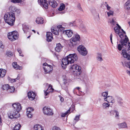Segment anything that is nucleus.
Instances as JSON below:
<instances>
[{
	"instance_id": "nucleus-1",
	"label": "nucleus",
	"mask_w": 130,
	"mask_h": 130,
	"mask_svg": "<svg viewBox=\"0 0 130 130\" xmlns=\"http://www.w3.org/2000/svg\"><path fill=\"white\" fill-rule=\"evenodd\" d=\"M77 59L76 54H70L69 55L63 58L62 60V67L63 68L65 69L67 65L69 63H73Z\"/></svg>"
},
{
	"instance_id": "nucleus-2",
	"label": "nucleus",
	"mask_w": 130,
	"mask_h": 130,
	"mask_svg": "<svg viewBox=\"0 0 130 130\" xmlns=\"http://www.w3.org/2000/svg\"><path fill=\"white\" fill-rule=\"evenodd\" d=\"M38 2L42 7L46 9L48 8V3L53 8H55L58 5L56 2L53 0H49L48 2L46 0H38Z\"/></svg>"
},
{
	"instance_id": "nucleus-3",
	"label": "nucleus",
	"mask_w": 130,
	"mask_h": 130,
	"mask_svg": "<svg viewBox=\"0 0 130 130\" xmlns=\"http://www.w3.org/2000/svg\"><path fill=\"white\" fill-rule=\"evenodd\" d=\"M80 40V36L76 34L71 38L69 44L71 47H73L74 45L78 44Z\"/></svg>"
},
{
	"instance_id": "nucleus-4",
	"label": "nucleus",
	"mask_w": 130,
	"mask_h": 130,
	"mask_svg": "<svg viewBox=\"0 0 130 130\" xmlns=\"http://www.w3.org/2000/svg\"><path fill=\"white\" fill-rule=\"evenodd\" d=\"M128 41V39L126 35L125 36V38L123 40H121L120 41V44H118L117 48L119 50L121 51L122 48H126L127 43Z\"/></svg>"
},
{
	"instance_id": "nucleus-5",
	"label": "nucleus",
	"mask_w": 130,
	"mask_h": 130,
	"mask_svg": "<svg viewBox=\"0 0 130 130\" xmlns=\"http://www.w3.org/2000/svg\"><path fill=\"white\" fill-rule=\"evenodd\" d=\"M9 10L11 11L9 13L7 12L6 13L4 16H15V13L13 12H15L18 14L19 13L20 10L19 9H17L16 8L13 6H11L9 8Z\"/></svg>"
},
{
	"instance_id": "nucleus-6",
	"label": "nucleus",
	"mask_w": 130,
	"mask_h": 130,
	"mask_svg": "<svg viewBox=\"0 0 130 130\" xmlns=\"http://www.w3.org/2000/svg\"><path fill=\"white\" fill-rule=\"evenodd\" d=\"M18 35L17 31H13L9 32L8 34V39L12 41H14L18 37Z\"/></svg>"
},
{
	"instance_id": "nucleus-7",
	"label": "nucleus",
	"mask_w": 130,
	"mask_h": 130,
	"mask_svg": "<svg viewBox=\"0 0 130 130\" xmlns=\"http://www.w3.org/2000/svg\"><path fill=\"white\" fill-rule=\"evenodd\" d=\"M6 22L11 26L13 25L14 23L15 17H4Z\"/></svg>"
},
{
	"instance_id": "nucleus-8",
	"label": "nucleus",
	"mask_w": 130,
	"mask_h": 130,
	"mask_svg": "<svg viewBox=\"0 0 130 130\" xmlns=\"http://www.w3.org/2000/svg\"><path fill=\"white\" fill-rule=\"evenodd\" d=\"M79 53L81 55L85 56L87 54L88 52L86 48L83 45L79 46L77 48Z\"/></svg>"
},
{
	"instance_id": "nucleus-9",
	"label": "nucleus",
	"mask_w": 130,
	"mask_h": 130,
	"mask_svg": "<svg viewBox=\"0 0 130 130\" xmlns=\"http://www.w3.org/2000/svg\"><path fill=\"white\" fill-rule=\"evenodd\" d=\"M43 68L45 74L50 73L52 70V66L48 65L46 63H44L43 64Z\"/></svg>"
},
{
	"instance_id": "nucleus-10",
	"label": "nucleus",
	"mask_w": 130,
	"mask_h": 130,
	"mask_svg": "<svg viewBox=\"0 0 130 130\" xmlns=\"http://www.w3.org/2000/svg\"><path fill=\"white\" fill-rule=\"evenodd\" d=\"M58 30H55L54 28H52L51 29V31L55 35H58L59 32H62L64 30L65 28L63 27L62 25H58L57 27Z\"/></svg>"
},
{
	"instance_id": "nucleus-11",
	"label": "nucleus",
	"mask_w": 130,
	"mask_h": 130,
	"mask_svg": "<svg viewBox=\"0 0 130 130\" xmlns=\"http://www.w3.org/2000/svg\"><path fill=\"white\" fill-rule=\"evenodd\" d=\"M19 112V111L14 110L13 111L11 112L9 115V117L11 119L17 118L19 117L20 115Z\"/></svg>"
},
{
	"instance_id": "nucleus-12",
	"label": "nucleus",
	"mask_w": 130,
	"mask_h": 130,
	"mask_svg": "<svg viewBox=\"0 0 130 130\" xmlns=\"http://www.w3.org/2000/svg\"><path fill=\"white\" fill-rule=\"evenodd\" d=\"M43 110L44 114L48 116H52L54 114L53 110L47 107H44L43 108Z\"/></svg>"
},
{
	"instance_id": "nucleus-13",
	"label": "nucleus",
	"mask_w": 130,
	"mask_h": 130,
	"mask_svg": "<svg viewBox=\"0 0 130 130\" xmlns=\"http://www.w3.org/2000/svg\"><path fill=\"white\" fill-rule=\"evenodd\" d=\"M104 100L106 101L108 103H113L115 102V100L112 96H107L106 98H104Z\"/></svg>"
},
{
	"instance_id": "nucleus-14",
	"label": "nucleus",
	"mask_w": 130,
	"mask_h": 130,
	"mask_svg": "<svg viewBox=\"0 0 130 130\" xmlns=\"http://www.w3.org/2000/svg\"><path fill=\"white\" fill-rule=\"evenodd\" d=\"M34 109L31 107H28L27 109V115L28 118H31L32 117V113Z\"/></svg>"
},
{
	"instance_id": "nucleus-15",
	"label": "nucleus",
	"mask_w": 130,
	"mask_h": 130,
	"mask_svg": "<svg viewBox=\"0 0 130 130\" xmlns=\"http://www.w3.org/2000/svg\"><path fill=\"white\" fill-rule=\"evenodd\" d=\"M12 106L14 108V110L17 111H19L22 108L21 104L19 103H14L12 105Z\"/></svg>"
},
{
	"instance_id": "nucleus-16",
	"label": "nucleus",
	"mask_w": 130,
	"mask_h": 130,
	"mask_svg": "<svg viewBox=\"0 0 130 130\" xmlns=\"http://www.w3.org/2000/svg\"><path fill=\"white\" fill-rule=\"evenodd\" d=\"M70 68L71 69H72L74 72L76 71L79 72H80L81 69V67L77 64H75L72 66L70 67Z\"/></svg>"
},
{
	"instance_id": "nucleus-17",
	"label": "nucleus",
	"mask_w": 130,
	"mask_h": 130,
	"mask_svg": "<svg viewBox=\"0 0 130 130\" xmlns=\"http://www.w3.org/2000/svg\"><path fill=\"white\" fill-rule=\"evenodd\" d=\"M121 54H122L124 58H127L129 60H130V56L126 52V50L124 49H123Z\"/></svg>"
},
{
	"instance_id": "nucleus-18",
	"label": "nucleus",
	"mask_w": 130,
	"mask_h": 130,
	"mask_svg": "<svg viewBox=\"0 0 130 130\" xmlns=\"http://www.w3.org/2000/svg\"><path fill=\"white\" fill-rule=\"evenodd\" d=\"M53 39L52 34L51 32H46V39L47 41L51 42Z\"/></svg>"
},
{
	"instance_id": "nucleus-19",
	"label": "nucleus",
	"mask_w": 130,
	"mask_h": 130,
	"mask_svg": "<svg viewBox=\"0 0 130 130\" xmlns=\"http://www.w3.org/2000/svg\"><path fill=\"white\" fill-rule=\"evenodd\" d=\"M63 33L67 35L68 37H71L73 34L72 30H67L62 31Z\"/></svg>"
},
{
	"instance_id": "nucleus-20",
	"label": "nucleus",
	"mask_w": 130,
	"mask_h": 130,
	"mask_svg": "<svg viewBox=\"0 0 130 130\" xmlns=\"http://www.w3.org/2000/svg\"><path fill=\"white\" fill-rule=\"evenodd\" d=\"M28 97L30 100H32L35 99L36 94H35L32 92V93L30 92H29L28 93Z\"/></svg>"
},
{
	"instance_id": "nucleus-21",
	"label": "nucleus",
	"mask_w": 130,
	"mask_h": 130,
	"mask_svg": "<svg viewBox=\"0 0 130 130\" xmlns=\"http://www.w3.org/2000/svg\"><path fill=\"white\" fill-rule=\"evenodd\" d=\"M119 128H127V125L125 122H123L118 124Z\"/></svg>"
},
{
	"instance_id": "nucleus-22",
	"label": "nucleus",
	"mask_w": 130,
	"mask_h": 130,
	"mask_svg": "<svg viewBox=\"0 0 130 130\" xmlns=\"http://www.w3.org/2000/svg\"><path fill=\"white\" fill-rule=\"evenodd\" d=\"M6 70L3 69H0V78L4 77L6 73Z\"/></svg>"
},
{
	"instance_id": "nucleus-23",
	"label": "nucleus",
	"mask_w": 130,
	"mask_h": 130,
	"mask_svg": "<svg viewBox=\"0 0 130 130\" xmlns=\"http://www.w3.org/2000/svg\"><path fill=\"white\" fill-rule=\"evenodd\" d=\"M12 65L14 68L16 69H19L20 70L22 69V67L18 65L17 62H13L12 64Z\"/></svg>"
},
{
	"instance_id": "nucleus-24",
	"label": "nucleus",
	"mask_w": 130,
	"mask_h": 130,
	"mask_svg": "<svg viewBox=\"0 0 130 130\" xmlns=\"http://www.w3.org/2000/svg\"><path fill=\"white\" fill-rule=\"evenodd\" d=\"M36 22L38 24H42L43 23V19L41 17H38L36 19Z\"/></svg>"
},
{
	"instance_id": "nucleus-25",
	"label": "nucleus",
	"mask_w": 130,
	"mask_h": 130,
	"mask_svg": "<svg viewBox=\"0 0 130 130\" xmlns=\"http://www.w3.org/2000/svg\"><path fill=\"white\" fill-rule=\"evenodd\" d=\"M67 80L64 79L63 81V84H62V88L66 90H67Z\"/></svg>"
},
{
	"instance_id": "nucleus-26",
	"label": "nucleus",
	"mask_w": 130,
	"mask_h": 130,
	"mask_svg": "<svg viewBox=\"0 0 130 130\" xmlns=\"http://www.w3.org/2000/svg\"><path fill=\"white\" fill-rule=\"evenodd\" d=\"M22 29L25 33H26L29 29L28 27L25 24L22 25Z\"/></svg>"
},
{
	"instance_id": "nucleus-27",
	"label": "nucleus",
	"mask_w": 130,
	"mask_h": 130,
	"mask_svg": "<svg viewBox=\"0 0 130 130\" xmlns=\"http://www.w3.org/2000/svg\"><path fill=\"white\" fill-rule=\"evenodd\" d=\"M35 130H43L42 126L39 124H36L34 126Z\"/></svg>"
},
{
	"instance_id": "nucleus-28",
	"label": "nucleus",
	"mask_w": 130,
	"mask_h": 130,
	"mask_svg": "<svg viewBox=\"0 0 130 130\" xmlns=\"http://www.w3.org/2000/svg\"><path fill=\"white\" fill-rule=\"evenodd\" d=\"M62 48L61 44L60 43L57 44L55 48V50L57 52H59Z\"/></svg>"
},
{
	"instance_id": "nucleus-29",
	"label": "nucleus",
	"mask_w": 130,
	"mask_h": 130,
	"mask_svg": "<svg viewBox=\"0 0 130 130\" xmlns=\"http://www.w3.org/2000/svg\"><path fill=\"white\" fill-rule=\"evenodd\" d=\"M125 8L128 10L130 9V1H127L124 4Z\"/></svg>"
},
{
	"instance_id": "nucleus-30",
	"label": "nucleus",
	"mask_w": 130,
	"mask_h": 130,
	"mask_svg": "<svg viewBox=\"0 0 130 130\" xmlns=\"http://www.w3.org/2000/svg\"><path fill=\"white\" fill-rule=\"evenodd\" d=\"M117 21L115 18L114 17L111 20H110V23L111 24L115 26L116 24L117 23Z\"/></svg>"
},
{
	"instance_id": "nucleus-31",
	"label": "nucleus",
	"mask_w": 130,
	"mask_h": 130,
	"mask_svg": "<svg viewBox=\"0 0 130 130\" xmlns=\"http://www.w3.org/2000/svg\"><path fill=\"white\" fill-rule=\"evenodd\" d=\"M102 54L100 53L97 54V56L96 57L97 60L101 62L103 60V59L102 57Z\"/></svg>"
},
{
	"instance_id": "nucleus-32",
	"label": "nucleus",
	"mask_w": 130,
	"mask_h": 130,
	"mask_svg": "<svg viewBox=\"0 0 130 130\" xmlns=\"http://www.w3.org/2000/svg\"><path fill=\"white\" fill-rule=\"evenodd\" d=\"M111 112H115V117L117 119H119V112L116 110H114V111H111Z\"/></svg>"
},
{
	"instance_id": "nucleus-33",
	"label": "nucleus",
	"mask_w": 130,
	"mask_h": 130,
	"mask_svg": "<svg viewBox=\"0 0 130 130\" xmlns=\"http://www.w3.org/2000/svg\"><path fill=\"white\" fill-rule=\"evenodd\" d=\"M65 7V5L63 3H61L60 7L58 8V10L60 11H61L64 9Z\"/></svg>"
},
{
	"instance_id": "nucleus-34",
	"label": "nucleus",
	"mask_w": 130,
	"mask_h": 130,
	"mask_svg": "<svg viewBox=\"0 0 130 130\" xmlns=\"http://www.w3.org/2000/svg\"><path fill=\"white\" fill-rule=\"evenodd\" d=\"M15 90V88L13 87L9 86L8 90V92L9 93H12Z\"/></svg>"
},
{
	"instance_id": "nucleus-35",
	"label": "nucleus",
	"mask_w": 130,
	"mask_h": 130,
	"mask_svg": "<svg viewBox=\"0 0 130 130\" xmlns=\"http://www.w3.org/2000/svg\"><path fill=\"white\" fill-rule=\"evenodd\" d=\"M122 99L120 98H118L117 101L118 103L120 105H122L123 104V102L122 101Z\"/></svg>"
},
{
	"instance_id": "nucleus-36",
	"label": "nucleus",
	"mask_w": 130,
	"mask_h": 130,
	"mask_svg": "<svg viewBox=\"0 0 130 130\" xmlns=\"http://www.w3.org/2000/svg\"><path fill=\"white\" fill-rule=\"evenodd\" d=\"M21 127V126L19 124L16 125L14 127L13 130H19Z\"/></svg>"
},
{
	"instance_id": "nucleus-37",
	"label": "nucleus",
	"mask_w": 130,
	"mask_h": 130,
	"mask_svg": "<svg viewBox=\"0 0 130 130\" xmlns=\"http://www.w3.org/2000/svg\"><path fill=\"white\" fill-rule=\"evenodd\" d=\"M9 86L8 84L4 85L3 86L2 89L3 90H7L8 91Z\"/></svg>"
},
{
	"instance_id": "nucleus-38",
	"label": "nucleus",
	"mask_w": 130,
	"mask_h": 130,
	"mask_svg": "<svg viewBox=\"0 0 130 130\" xmlns=\"http://www.w3.org/2000/svg\"><path fill=\"white\" fill-rule=\"evenodd\" d=\"M110 105V104L109 103H104L102 104L103 108L104 109H106L107 107H109Z\"/></svg>"
},
{
	"instance_id": "nucleus-39",
	"label": "nucleus",
	"mask_w": 130,
	"mask_h": 130,
	"mask_svg": "<svg viewBox=\"0 0 130 130\" xmlns=\"http://www.w3.org/2000/svg\"><path fill=\"white\" fill-rule=\"evenodd\" d=\"M114 29L116 33L117 34L119 33L120 32V30L121 29H119L116 26L115 27Z\"/></svg>"
},
{
	"instance_id": "nucleus-40",
	"label": "nucleus",
	"mask_w": 130,
	"mask_h": 130,
	"mask_svg": "<svg viewBox=\"0 0 130 130\" xmlns=\"http://www.w3.org/2000/svg\"><path fill=\"white\" fill-rule=\"evenodd\" d=\"M21 1L22 0H11V2L14 3H20Z\"/></svg>"
},
{
	"instance_id": "nucleus-41",
	"label": "nucleus",
	"mask_w": 130,
	"mask_h": 130,
	"mask_svg": "<svg viewBox=\"0 0 130 130\" xmlns=\"http://www.w3.org/2000/svg\"><path fill=\"white\" fill-rule=\"evenodd\" d=\"M70 112V110H69L65 113H62L61 115V116L62 117H65L66 116L67 114Z\"/></svg>"
},
{
	"instance_id": "nucleus-42",
	"label": "nucleus",
	"mask_w": 130,
	"mask_h": 130,
	"mask_svg": "<svg viewBox=\"0 0 130 130\" xmlns=\"http://www.w3.org/2000/svg\"><path fill=\"white\" fill-rule=\"evenodd\" d=\"M108 93L107 92H104L102 93V95L104 97V98H106L108 96Z\"/></svg>"
},
{
	"instance_id": "nucleus-43",
	"label": "nucleus",
	"mask_w": 130,
	"mask_h": 130,
	"mask_svg": "<svg viewBox=\"0 0 130 130\" xmlns=\"http://www.w3.org/2000/svg\"><path fill=\"white\" fill-rule=\"evenodd\" d=\"M107 14L108 16H109L110 15H113V11L110 10L109 12H107Z\"/></svg>"
},
{
	"instance_id": "nucleus-44",
	"label": "nucleus",
	"mask_w": 130,
	"mask_h": 130,
	"mask_svg": "<svg viewBox=\"0 0 130 130\" xmlns=\"http://www.w3.org/2000/svg\"><path fill=\"white\" fill-rule=\"evenodd\" d=\"M80 117V115L79 116H76L75 118L74 119V120L75 121V123L76 122L78 121L79 120V117Z\"/></svg>"
},
{
	"instance_id": "nucleus-45",
	"label": "nucleus",
	"mask_w": 130,
	"mask_h": 130,
	"mask_svg": "<svg viewBox=\"0 0 130 130\" xmlns=\"http://www.w3.org/2000/svg\"><path fill=\"white\" fill-rule=\"evenodd\" d=\"M19 75H18V77L16 78L15 79H11V80L12 82L13 83L15 82H16L17 80H19L20 78L19 77Z\"/></svg>"
},
{
	"instance_id": "nucleus-46",
	"label": "nucleus",
	"mask_w": 130,
	"mask_h": 130,
	"mask_svg": "<svg viewBox=\"0 0 130 130\" xmlns=\"http://www.w3.org/2000/svg\"><path fill=\"white\" fill-rule=\"evenodd\" d=\"M125 66L130 69V62L129 61L125 63Z\"/></svg>"
},
{
	"instance_id": "nucleus-47",
	"label": "nucleus",
	"mask_w": 130,
	"mask_h": 130,
	"mask_svg": "<svg viewBox=\"0 0 130 130\" xmlns=\"http://www.w3.org/2000/svg\"><path fill=\"white\" fill-rule=\"evenodd\" d=\"M52 130H61V129L59 127L56 126H54L53 127Z\"/></svg>"
},
{
	"instance_id": "nucleus-48",
	"label": "nucleus",
	"mask_w": 130,
	"mask_h": 130,
	"mask_svg": "<svg viewBox=\"0 0 130 130\" xmlns=\"http://www.w3.org/2000/svg\"><path fill=\"white\" fill-rule=\"evenodd\" d=\"M118 34L119 35V37L122 39L123 37V35L122 34V32H120Z\"/></svg>"
},
{
	"instance_id": "nucleus-49",
	"label": "nucleus",
	"mask_w": 130,
	"mask_h": 130,
	"mask_svg": "<svg viewBox=\"0 0 130 130\" xmlns=\"http://www.w3.org/2000/svg\"><path fill=\"white\" fill-rule=\"evenodd\" d=\"M7 55H8L9 56H12V54L11 52L10 51H8L7 53Z\"/></svg>"
},
{
	"instance_id": "nucleus-50",
	"label": "nucleus",
	"mask_w": 130,
	"mask_h": 130,
	"mask_svg": "<svg viewBox=\"0 0 130 130\" xmlns=\"http://www.w3.org/2000/svg\"><path fill=\"white\" fill-rule=\"evenodd\" d=\"M80 3H79L77 5V7L79 10H82V8L80 6Z\"/></svg>"
},
{
	"instance_id": "nucleus-51",
	"label": "nucleus",
	"mask_w": 130,
	"mask_h": 130,
	"mask_svg": "<svg viewBox=\"0 0 130 130\" xmlns=\"http://www.w3.org/2000/svg\"><path fill=\"white\" fill-rule=\"evenodd\" d=\"M112 34H110V39L111 43L113 44V43L112 42Z\"/></svg>"
},
{
	"instance_id": "nucleus-52",
	"label": "nucleus",
	"mask_w": 130,
	"mask_h": 130,
	"mask_svg": "<svg viewBox=\"0 0 130 130\" xmlns=\"http://www.w3.org/2000/svg\"><path fill=\"white\" fill-rule=\"evenodd\" d=\"M114 111V110H111L109 111L110 113V115H115V112H111V111Z\"/></svg>"
},
{
	"instance_id": "nucleus-53",
	"label": "nucleus",
	"mask_w": 130,
	"mask_h": 130,
	"mask_svg": "<svg viewBox=\"0 0 130 130\" xmlns=\"http://www.w3.org/2000/svg\"><path fill=\"white\" fill-rule=\"evenodd\" d=\"M2 117L0 115V125H2Z\"/></svg>"
},
{
	"instance_id": "nucleus-54",
	"label": "nucleus",
	"mask_w": 130,
	"mask_h": 130,
	"mask_svg": "<svg viewBox=\"0 0 130 130\" xmlns=\"http://www.w3.org/2000/svg\"><path fill=\"white\" fill-rule=\"evenodd\" d=\"M60 101L61 102H63L64 101V99H63V98L61 96L60 97Z\"/></svg>"
},
{
	"instance_id": "nucleus-55",
	"label": "nucleus",
	"mask_w": 130,
	"mask_h": 130,
	"mask_svg": "<svg viewBox=\"0 0 130 130\" xmlns=\"http://www.w3.org/2000/svg\"><path fill=\"white\" fill-rule=\"evenodd\" d=\"M106 7H107V8L108 10H109L110 7L109 6L108 4H107L106 5Z\"/></svg>"
},
{
	"instance_id": "nucleus-56",
	"label": "nucleus",
	"mask_w": 130,
	"mask_h": 130,
	"mask_svg": "<svg viewBox=\"0 0 130 130\" xmlns=\"http://www.w3.org/2000/svg\"><path fill=\"white\" fill-rule=\"evenodd\" d=\"M17 51L19 53H20L21 51V48H18L17 49Z\"/></svg>"
},
{
	"instance_id": "nucleus-57",
	"label": "nucleus",
	"mask_w": 130,
	"mask_h": 130,
	"mask_svg": "<svg viewBox=\"0 0 130 130\" xmlns=\"http://www.w3.org/2000/svg\"><path fill=\"white\" fill-rule=\"evenodd\" d=\"M118 26V27L119 29H121V27L117 23L116 24Z\"/></svg>"
},
{
	"instance_id": "nucleus-58",
	"label": "nucleus",
	"mask_w": 130,
	"mask_h": 130,
	"mask_svg": "<svg viewBox=\"0 0 130 130\" xmlns=\"http://www.w3.org/2000/svg\"><path fill=\"white\" fill-rule=\"evenodd\" d=\"M96 18H95V20L96 21H98L99 20H100V18L99 17H96Z\"/></svg>"
},
{
	"instance_id": "nucleus-59",
	"label": "nucleus",
	"mask_w": 130,
	"mask_h": 130,
	"mask_svg": "<svg viewBox=\"0 0 130 130\" xmlns=\"http://www.w3.org/2000/svg\"><path fill=\"white\" fill-rule=\"evenodd\" d=\"M70 26L71 27L73 26V23H70L69 24Z\"/></svg>"
},
{
	"instance_id": "nucleus-60",
	"label": "nucleus",
	"mask_w": 130,
	"mask_h": 130,
	"mask_svg": "<svg viewBox=\"0 0 130 130\" xmlns=\"http://www.w3.org/2000/svg\"><path fill=\"white\" fill-rule=\"evenodd\" d=\"M75 107V106L74 105H73L72 106L71 108H72V109L73 110L74 109Z\"/></svg>"
},
{
	"instance_id": "nucleus-61",
	"label": "nucleus",
	"mask_w": 130,
	"mask_h": 130,
	"mask_svg": "<svg viewBox=\"0 0 130 130\" xmlns=\"http://www.w3.org/2000/svg\"><path fill=\"white\" fill-rule=\"evenodd\" d=\"M48 87L49 88H50V89H52V90H54V89L52 88V86L51 85H50Z\"/></svg>"
},
{
	"instance_id": "nucleus-62",
	"label": "nucleus",
	"mask_w": 130,
	"mask_h": 130,
	"mask_svg": "<svg viewBox=\"0 0 130 130\" xmlns=\"http://www.w3.org/2000/svg\"><path fill=\"white\" fill-rule=\"evenodd\" d=\"M20 54V55L21 56H23V54H22V51H21V52L20 53H19Z\"/></svg>"
},
{
	"instance_id": "nucleus-63",
	"label": "nucleus",
	"mask_w": 130,
	"mask_h": 130,
	"mask_svg": "<svg viewBox=\"0 0 130 130\" xmlns=\"http://www.w3.org/2000/svg\"><path fill=\"white\" fill-rule=\"evenodd\" d=\"M121 30H122V32L124 34H125L126 32L125 31H124L123 29H121Z\"/></svg>"
},
{
	"instance_id": "nucleus-64",
	"label": "nucleus",
	"mask_w": 130,
	"mask_h": 130,
	"mask_svg": "<svg viewBox=\"0 0 130 130\" xmlns=\"http://www.w3.org/2000/svg\"><path fill=\"white\" fill-rule=\"evenodd\" d=\"M128 45L129 46V49H130V43L128 42Z\"/></svg>"
}]
</instances>
